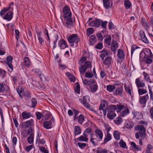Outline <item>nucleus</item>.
<instances>
[{
	"instance_id": "a878e982",
	"label": "nucleus",
	"mask_w": 153,
	"mask_h": 153,
	"mask_svg": "<svg viewBox=\"0 0 153 153\" xmlns=\"http://www.w3.org/2000/svg\"><path fill=\"white\" fill-rule=\"evenodd\" d=\"M107 101L103 100L101 101L100 105L99 107V110L101 111L102 110H103V108L106 107L107 105Z\"/></svg>"
},
{
	"instance_id": "dca6fc26",
	"label": "nucleus",
	"mask_w": 153,
	"mask_h": 153,
	"mask_svg": "<svg viewBox=\"0 0 153 153\" xmlns=\"http://www.w3.org/2000/svg\"><path fill=\"white\" fill-rule=\"evenodd\" d=\"M85 117L82 114H80L79 116L75 117L74 119L76 120L78 123L80 124H82L84 121Z\"/></svg>"
},
{
	"instance_id": "13d9d810",
	"label": "nucleus",
	"mask_w": 153,
	"mask_h": 153,
	"mask_svg": "<svg viewBox=\"0 0 153 153\" xmlns=\"http://www.w3.org/2000/svg\"><path fill=\"white\" fill-rule=\"evenodd\" d=\"M31 102L32 107L34 108L37 104L36 100L34 98H32L31 100Z\"/></svg>"
},
{
	"instance_id": "72a5a7b5",
	"label": "nucleus",
	"mask_w": 153,
	"mask_h": 153,
	"mask_svg": "<svg viewBox=\"0 0 153 153\" xmlns=\"http://www.w3.org/2000/svg\"><path fill=\"white\" fill-rule=\"evenodd\" d=\"M89 43L91 45H93L96 41V37L94 35L91 36L89 38Z\"/></svg>"
},
{
	"instance_id": "bb28decb",
	"label": "nucleus",
	"mask_w": 153,
	"mask_h": 153,
	"mask_svg": "<svg viewBox=\"0 0 153 153\" xmlns=\"http://www.w3.org/2000/svg\"><path fill=\"white\" fill-rule=\"evenodd\" d=\"M52 123L51 121H46L43 123V127L46 129H49L52 128Z\"/></svg>"
},
{
	"instance_id": "c756f323",
	"label": "nucleus",
	"mask_w": 153,
	"mask_h": 153,
	"mask_svg": "<svg viewBox=\"0 0 153 153\" xmlns=\"http://www.w3.org/2000/svg\"><path fill=\"white\" fill-rule=\"evenodd\" d=\"M144 53L147 56L151 58L152 57L153 54L150 49L146 48L144 50Z\"/></svg>"
},
{
	"instance_id": "7ed1b4c3",
	"label": "nucleus",
	"mask_w": 153,
	"mask_h": 153,
	"mask_svg": "<svg viewBox=\"0 0 153 153\" xmlns=\"http://www.w3.org/2000/svg\"><path fill=\"white\" fill-rule=\"evenodd\" d=\"M137 128L139 131V132H137L135 134L136 138L138 139L140 134L142 138H144L145 137L146 130L144 126L143 125H138L137 126Z\"/></svg>"
},
{
	"instance_id": "f704fd0d",
	"label": "nucleus",
	"mask_w": 153,
	"mask_h": 153,
	"mask_svg": "<svg viewBox=\"0 0 153 153\" xmlns=\"http://www.w3.org/2000/svg\"><path fill=\"white\" fill-rule=\"evenodd\" d=\"M143 75L144 77V79L148 82L149 83H152V80L150 79L148 74L145 73V72H143Z\"/></svg>"
},
{
	"instance_id": "412c9836",
	"label": "nucleus",
	"mask_w": 153,
	"mask_h": 153,
	"mask_svg": "<svg viewBox=\"0 0 153 153\" xmlns=\"http://www.w3.org/2000/svg\"><path fill=\"white\" fill-rule=\"evenodd\" d=\"M130 144L133 150L138 151L141 150V147L138 145H136L134 142H131Z\"/></svg>"
},
{
	"instance_id": "37998d69",
	"label": "nucleus",
	"mask_w": 153,
	"mask_h": 153,
	"mask_svg": "<svg viewBox=\"0 0 153 153\" xmlns=\"http://www.w3.org/2000/svg\"><path fill=\"white\" fill-rule=\"evenodd\" d=\"M12 78L13 81L15 82L16 81L20 82V81L21 77L19 75L15 74L12 77Z\"/></svg>"
},
{
	"instance_id": "7c9ffc66",
	"label": "nucleus",
	"mask_w": 153,
	"mask_h": 153,
	"mask_svg": "<svg viewBox=\"0 0 153 153\" xmlns=\"http://www.w3.org/2000/svg\"><path fill=\"white\" fill-rule=\"evenodd\" d=\"M28 142L30 144H33L34 142V135L32 133L30 134L27 138Z\"/></svg>"
},
{
	"instance_id": "6ab92c4d",
	"label": "nucleus",
	"mask_w": 153,
	"mask_h": 153,
	"mask_svg": "<svg viewBox=\"0 0 153 153\" xmlns=\"http://www.w3.org/2000/svg\"><path fill=\"white\" fill-rule=\"evenodd\" d=\"M98 85L96 83H94V82L90 86L89 88V90L92 92H94L96 91Z\"/></svg>"
},
{
	"instance_id": "b1692460",
	"label": "nucleus",
	"mask_w": 153,
	"mask_h": 153,
	"mask_svg": "<svg viewBox=\"0 0 153 153\" xmlns=\"http://www.w3.org/2000/svg\"><path fill=\"white\" fill-rule=\"evenodd\" d=\"M123 91V88L122 87H120L117 88L114 94L116 95H119L121 97L123 96L122 92Z\"/></svg>"
},
{
	"instance_id": "e2e57ef3",
	"label": "nucleus",
	"mask_w": 153,
	"mask_h": 153,
	"mask_svg": "<svg viewBox=\"0 0 153 153\" xmlns=\"http://www.w3.org/2000/svg\"><path fill=\"white\" fill-rule=\"evenodd\" d=\"M33 147V144H31L30 145L26 146L25 148V149L27 152H29Z\"/></svg>"
},
{
	"instance_id": "a18cd8bd",
	"label": "nucleus",
	"mask_w": 153,
	"mask_h": 153,
	"mask_svg": "<svg viewBox=\"0 0 153 153\" xmlns=\"http://www.w3.org/2000/svg\"><path fill=\"white\" fill-rule=\"evenodd\" d=\"M86 68L84 66L82 65H81L79 68L80 74H84L86 71Z\"/></svg>"
},
{
	"instance_id": "20e7f679",
	"label": "nucleus",
	"mask_w": 153,
	"mask_h": 153,
	"mask_svg": "<svg viewBox=\"0 0 153 153\" xmlns=\"http://www.w3.org/2000/svg\"><path fill=\"white\" fill-rule=\"evenodd\" d=\"M66 38L70 43H75L77 44L79 41V39L76 34H73L70 35H67Z\"/></svg>"
},
{
	"instance_id": "f8f14e48",
	"label": "nucleus",
	"mask_w": 153,
	"mask_h": 153,
	"mask_svg": "<svg viewBox=\"0 0 153 153\" xmlns=\"http://www.w3.org/2000/svg\"><path fill=\"white\" fill-rule=\"evenodd\" d=\"M118 47V44L116 41H113L112 42L111 46V50L114 52L115 54L117 49Z\"/></svg>"
},
{
	"instance_id": "a211bd4d",
	"label": "nucleus",
	"mask_w": 153,
	"mask_h": 153,
	"mask_svg": "<svg viewBox=\"0 0 153 153\" xmlns=\"http://www.w3.org/2000/svg\"><path fill=\"white\" fill-rule=\"evenodd\" d=\"M133 117L137 119H141L143 118V115L141 113L134 111L132 112Z\"/></svg>"
},
{
	"instance_id": "c9c22d12",
	"label": "nucleus",
	"mask_w": 153,
	"mask_h": 153,
	"mask_svg": "<svg viewBox=\"0 0 153 153\" xmlns=\"http://www.w3.org/2000/svg\"><path fill=\"white\" fill-rule=\"evenodd\" d=\"M39 149L40 151L43 153H49L48 148L46 145L44 146L40 147Z\"/></svg>"
},
{
	"instance_id": "0eeeda50",
	"label": "nucleus",
	"mask_w": 153,
	"mask_h": 153,
	"mask_svg": "<svg viewBox=\"0 0 153 153\" xmlns=\"http://www.w3.org/2000/svg\"><path fill=\"white\" fill-rule=\"evenodd\" d=\"M101 20L96 19L89 22L88 25L90 26L98 27L100 26Z\"/></svg>"
},
{
	"instance_id": "39448f33",
	"label": "nucleus",
	"mask_w": 153,
	"mask_h": 153,
	"mask_svg": "<svg viewBox=\"0 0 153 153\" xmlns=\"http://www.w3.org/2000/svg\"><path fill=\"white\" fill-rule=\"evenodd\" d=\"M79 102L82 104L86 108L90 109L91 108L89 106V102H90V98L88 96H85L83 97V100L81 99H79Z\"/></svg>"
},
{
	"instance_id": "de8ad7c7",
	"label": "nucleus",
	"mask_w": 153,
	"mask_h": 153,
	"mask_svg": "<svg viewBox=\"0 0 153 153\" xmlns=\"http://www.w3.org/2000/svg\"><path fill=\"white\" fill-rule=\"evenodd\" d=\"M115 123L117 125H120L122 122V119L120 117H118L116 118L115 121Z\"/></svg>"
},
{
	"instance_id": "1a4fd4ad",
	"label": "nucleus",
	"mask_w": 153,
	"mask_h": 153,
	"mask_svg": "<svg viewBox=\"0 0 153 153\" xmlns=\"http://www.w3.org/2000/svg\"><path fill=\"white\" fill-rule=\"evenodd\" d=\"M100 140L97 137V136H95V135H92L90 136V141L91 143L94 146H96L97 145V143L98 141H100Z\"/></svg>"
},
{
	"instance_id": "5fc2aeb1",
	"label": "nucleus",
	"mask_w": 153,
	"mask_h": 153,
	"mask_svg": "<svg viewBox=\"0 0 153 153\" xmlns=\"http://www.w3.org/2000/svg\"><path fill=\"white\" fill-rule=\"evenodd\" d=\"M138 92L139 94L141 95L146 93L147 91L145 89L139 88L138 89Z\"/></svg>"
},
{
	"instance_id": "9d476101",
	"label": "nucleus",
	"mask_w": 153,
	"mask_h": 153,
	"mask_svg": "<svg viewBox=\"0 0 153 153\" xmlns=\"http://www.w3.org/2000/svg\"><path fill=\"white\" fill-rule=\"evenodd\" d=\"M58 45L62 49H63L68 47L66 42L63 39H61L59 41Z\"/></svg>"
},
{
	"instance_id": "393cba45",
	"label": "nucleus",
	"mask_w": 153,
	"mask_h": 153,
	"mask_svg": "<svg viewBox=\"0 0 153 153\" xmlns=\"http://www.w3.org/2000/svg\"><path fill=\"white\" fill-rule=\"evenodd\" d=\"M112 139V136L109 132H107L106 135L105 136L103 140V143H106L109 141H110Z\"/></svg>"
},
{
	"instance_id": "58836bf2",
	"label": "nucleus",
	"mask_w": 153,
	"mask_h": 153,
	"mask_svg": "<svg viewBox=\"0 0 153 153\" xmlns=\"http://www.w3.org/2000/svg\"><path fill=\"white\" fill-rule=\"evenodd\" d=\"M113 135L115 139L116 140H118L120 139V133L118 131H114L113 133Z\"/></svg>"
},
{
	"instance_id": "0e129e2a",
	"label": "nucleus",
	"mask_w": 153,
	"mask_h": 153,
	"mask_svg": "<svg viewBox=\"0 0 153 153\" xmlns=\"http://www.w3.org/2000/svg\"><path fill=\"white\" fill-rule=\"evenodd\" d=\"M148 88L149 89V94L150 95V100L152 101H153V94L149 85H148Z\"/></svg>"
},
{
	"instance_id": "9b49d317",
	"label": "nucleus",
	"mask_w": 153,
	"mask_h": 153,
	"mask_svg": "<svg viewBox=\"0 0 153 153\" xmlns=\"http://www.w3.org/2000/svg\"><path fill=\"white\" fill-rule=\"evenodd\" d=\"M88 135L83 133L82 135L80 136L77 138L78 141L79 142H87L88 141Z\"/></svg>"
},
{
	"instance_id": "5701e85b",
	"label": "nucleus",
	"mask_w": 153,
	"mask_h": 153,
	"mask_svg": "<svg viewBox=\"0 0 153 153\" xmlns=\"http://www.w3.org/2000/svg\"><path fill=\"white\" fill-rule=\"evenodd\" d=\"M129 113L128 109L126 107L124 108L122 111L120 113V116L122 117H124Z\"/></svg>"
},
{
	"instance_id": "473e14b6",
	"label": "nucleus",
	"mask_w": 153,
	"mask_h": 153,
	"mask_svg": "<svg viewBox=\"0 0 153 153\" xmlns=\"http://www.w3.org/2000/svg\"><path fill=\"white\" fill-rule=\"evenodd\" d=\"M112 58L111 57L106 58L103 61V64L106 65H109L111 63Z\"/></svg>"
},
{
	"instance_id": "2f4dec72",
	"label": "nucleus",
	"mask_w": 153,
	"mask_h": 153,
	"mask_svg": "<svg viewBox=\"0 0 153 153\" xmlns=\"http://www.w3.org/2000/svg\"><path fill=\"white\" fill-rule=\"evenodd\" d=\"M82 79L83 84L85 85H91L94 82V81L92 80L83 79Z\"/></svg>"
},
{
	"instance_id": "4468645a",
	"label": "nucleus",
	"mask_w": 153,
	"mask_h": 153,
	"mask_svg": "<svg viewBox=\"0 0 153 153\" xmlns=\"http://www.w3.org/2000/svg\"><path fill=\"white\" fill-rule=\"evenodd\" d=\"M95 135L99 138L100 140H101L103 138V134L102 131L100 129H96L95 130Z\"/></svg>"
},
{
	"instance_id": "603ef678",
	"label": "nucleus",
	"mask_w": 153,
	"mask_h": 153,
	"mask_svg": "<svg viewBox=\"0 0 153 153\" xmlns=\"http://www.w3.org/2000/svg\"><path fill=\"white\" fill-rule=\"evenodd\" d=\"M94 31V29L90 27L87 29V34L88 36L92 34Z\"/></svg>"
},
{
	"instance_id": "864d4df0",
	"label": "nucleus",
	"mask_w": 153,
	"mask_h": 153,
	"mask_svg": "<svg viewBox=\"0 0 153 153\" xmlns=\"http://www.w3.org/2000/svg\"><path fill=\"white\" fill-rule=\"evenodd\" d=\"M13 57L12 56H9L7 57L6 61V63H12L13 61Z\"/></svg>"
},
{
	"instance_id": "2eb2a0df",
	"label": "nucleus",
	"mask_w": 153,
	"mask_h": 153,
	"mask_svg": "<svg viewBox=\"0 0 153 153\" xmlns=\"http://www.w3.org/2000/svg\"><path fill=\"white\" fill-rule=\"evenodd\" d=\"M100 53V56L103 60L105 56H109V51L105 49H103Z\"/></svg>"
},
{
	"instance_id": "f03ea898",
	"label": "nucleus",
	"mask_w": 153,
	"mask_h": 153,
	"mask_svg": "<svg viewBox=\"0 0 153 153\" xmlns=\"http://www.w3.org/2000/svg\"><path fill=\"white\" fill-rule=\"evenodd\" d=\"M108 112L107 114V117L109 119H113L116 116V115L115 113V111L116 110V105H111L107 108Z\"/></svg>"
},
{
	"instance_id": "bf43d9fd",
	"label": "nucleus",
	"mask_w": 153,
	"mask_h": 153,
	"mask_svg": "<svg viewBox=\"0 0 153 153\" xmlns=\"http://www.w3.org/2000/svg\"><path fill=\"white\" fill-rule=\"evenodd\" d=\"M107 23V22L106 21H102L101 20V22L100 23V25H101V26L104 28L105 29L106 28V26Z\"/></svg>"
},
{
	"instance_id": "cd10ccee",
	"label": "nucleus",
	"mask_w": 153,
	"mask_h": 153,
	"mask_svg": "<svg viewBox=\"0 0 153 153\" xmlns=\"http://www.w3.org/2000/svg\"><path fill=\"white\" fill-rule=\"evenodd\" d=\"M23 119L26 120L29 118L31 116V114L30 113L26 111L23 112L22 114Z\"/></svg>"
},
{
	"instance_id": "aec40b11",
	"label": "nucleus",
	"mask_w": 153,
	"mask_h": 153,
	"mask_svg": "<svg viewBox=\"0 0 153 153\" xmlns=\"http://www.w3.org/2000/svg\"><path fill=\"white\" fill-rule=\"evenodd\" d=\"M135 84L138 88H141L144 86L145 85V83L143 81H141L140 78H137L136 79Z\"/></svg>"
},
{
	"instance_id": "c03bdc74",
	"label": "nucleus",
	"mask_w": 153,
	"mask_h": 153,
	"mask_svg": "<svg viewBox=\"0 0 153 153\" xmlns=\"http://www.w3.org/2000/svg\"><path fill=\"white\" fill-rule=\"evenodd\" d=\"M23 63L24 65L29 66L30 64L29 59L28 57H25L24 58Z\"/></svg>"
},
{
	"instance_id": "423d86ee",
	"label": "nucleus",
	"mask_w": 153,
	"mask_h": 153,
	"mask_svg": "<svg viewBox=\"0 0 153 153\" xmlns=\"http://www.w3.org/2000/svg\"><path fill=\"white\" fill-rule=\"evenodd\" d=\"M64 16L65 19H69L71 17V13L69 7L67 6H65L63 9Z\"/></svg>"
},
{
	"instance_id": "f3484780",
	"label": "nucleus",
	"mask_w": 153,
	"mask_h": 153,
	"mask_svg": "<svg viewBox=\"0 0 153 153\" xmlns=\"http://www.w3.org/2000/svg\"><path fill=\"white\" fill-rule=\"evenodd\" d=\"M103 6L106 9H109L112 6V3L111 0H103Z\"/></svg>"
},
{
	"instance_id": "f257e3e1",
	"label": "nucleus",
	"mask_w": 153,
	"mask_h": 153,
	"mask_svg": "<svg viewBox=\"0 0 153 153\" xmlns=\"http://www.w3.org/2000/svg\"><path fill=\"white\" fill-rule=\"evenodd\" d=\"M14 3L11 2L9 4V6L7 7H6L2 10L0 12V14L1 16L4 19L8 21H10L13 18V13L12 11H8L4 16H2L5 13L9 10H13V6Z\"/></svg>"
},
{
	"instance_id": "c85d7f7f",
	"label": "nucleus",
	"mask_w": 153,
	"mask_h": 153,
	"mask_svg": "<svg viewBox=\"0 0 153 153\" xmlns=\"http://www.w3.org/2000/svg\"><path fill=\"white\" fill-rule=\"evenodd\" d=\"M134 126L133 123L130 122H126L123 127V128L125 129L127 128L128 129H130L133 128Z\"/></svg>"
},
{
	"instance_id": "052dcab7",
	"label": "nucleus",
	"mask_w": 153,
	"mask_h": 153,
	"mask_svg": "<svg viewBox=\"0 0 153 153\" xmlns=\"http://www.w3.org/2000/svg\"><path fill=\"white\" fill-rule=\"evenodd\" d=\"M17 141V139L16 137H14L12 139V145L13 147H15L16 145Z\"/></svg>"
},
{
	"instance_id": "3c124183",
	"label": "nucleus",
	"mask_w": 153,
	"mask_h": 153,
	"mask_svg": "<svg viewBox=\"0 0 153 153\" xmlns=\"http://www.w3.org/2000/svg\"><path fill=\"white\" fill-rule=\"evenodd\" d=\"M68 19L66 20V24L68 27H70L72 25L73 23V21L72 20L69 19Z\"/></svg>"
},
{
	"instance_id": "4d7b16f0",
	"label": "nucleus",
	"mask_w": 153,
	"mask_h": 153,
	"mask_svg": "<svg viewBox=\"0 0 153 153\" xmlns=\"http://www.w3.org/2000/svg\"><path fill=\"white\" fill-rule=\"evenodd\" d=\"M35 72L37 75L39 76L41 79L43 78V75L41 74V72L39 69H36L35 70Z\"/></svg>"
},
{
	"instance_id": "49530a36",
	"label": "nucleus",
	"mask_w": 153,
	"mask_h": 153,
	"mask_svg": "<svg viewBox=\"0 0 153 153\" xmlns=\"http://www.w3.org/2000/svg\"><path fill=\"white\" fill-rule=\"evenodd\" d=\"M75 85L76 87L74 88L75 91L78 94H79L80 92L79 84L78 83H76Z\"/></svg>"
},
{
	"instance_id": "69168bd1",
	"label": "nucleus",
	"mask_w": 153,
	"mask_h": 153,
	"mask_svg": "<svg viewBox=\"0 0 153 153\" xmlns=\"http://www.w3.org/2000/svg\"><path fill=\"white\" fill-rule=\"evenodd\" d=\"M77 144L79 147L81 149L86 146V144L85 143H78Z\"/></svg>"
},
{
	"instance_id": "6e6d98bb",
	"label": "nucleus",
	"mask_w": 153,
	"mask_h": 153,
	"mask_svg": "<svg viewBox=\"0 0 153 153\" xmlns=\"http://www.w3.org/2000/svg\"><path fill=\"white\" fill-rule=\"evenodd\" d=\"M111 37L109 36L105 39V42L108 45H110L111 43Z\"/></svg>"
},
{
	"instance_id": "09e8293b",
	"label": "nucleus",
	"mask_w": 153,
	"mask_h": 153,
	"mask_svg": "<svg viewBox=\"0 0 153 153\" xmlns=\"http://www.w3.org/2000/svg\"><path fill=\"white\" fill-rule=\"evenodd\" d=\"M120 146L123 148H125L126 147V145L125 142L123 140H121L119 143Z\"/></svg>"
},
{
	"instance_id": "e433bc0d",
	"label": "nucleus",
	"mask_w": 153,
	"mask_h": 153,
	"mask_svg": "<svg viewBox=\"0 0 153 153\" xmlns=\"http://www.w3.org/2000/svg\"><path fill=\"white\" fill-rule=\"evenodd\" d=\"M74 134L75 135H77L81 133V128L79 126H75L74 129Z\"/></svg>"
},
{
	"instance_id": "680f3d73",
	"label": "nucleus",
	"mask_w": 153,
	"mask_h": 153,
	"mask_svg": "<svg viewBox=\"0 0 153 153\" xmlns=\"http://www.w3.org/2000/svg\"><path fill=\"white\" fill-rule=\"evenodd\" d=\"M104 127L105 130L107 131V132H109L111 129V127L108 124H107L104 125Z\"/></svg>"
},
{
	"instance_id": "79ce46f5",
	"label": "nucleus",
	"mask_w": 153,
	"mask_h": 153,
	"mask_svg": "<svg viewBox=\"0 0 153 153\" xmlns=\"http://www.w3.org/2000/svg\"><path fill=\"white\" fill-rule=\"evenodd\" d=\"M126 107L122 105H118L116 106V111L119 113L121 110H123Z\"/></svg>"
},
{
	"instance_id": "4be33fe9",
	"label": "nucleus",
	"mask_w": 153,
	"mask_h": 153,
	"mask_svg": "<svg viewBox=\"0 0 153 153\" xmlns=\"http://www.w3.org/2000/svg\"><path fill=\"white\" fill-rule=\"evenodd\" d=\"M125 53L122 49H118L117 50V56L120 59H123L125 57Z\"/></svg>"
},
{
	"instance_id": "338daca9",
	"label": "nucleus",
	"mask_w": 153,
	"mask_h": 153,
	"mask_svg": "<svg viewBox=\"0 0 153 153\" xmlns=\"http://www.w3.org/2000/svg\"><path fill=\"white\" fill-rule=\"evenodd\" d=\"M93 76V74L91 72H87L85 73V76L88 78H91Z\"/></svg>"
},
{
	"instance_id": "774afa93",
	"label": "nucleus",
	"mask_w": 153,
	"mask_h": 153,
	"mask_svg": "<svg viewBox=\"0 0 153 153\" xmlns=\"http://www.w3.org/2000/svg\"><path fill=\"white\" fill-rule=\"evenodd\" d=\"M86 68H90L91 67V62L89 61L86 62L84 66Z\"/></svg>"
},
{
	"instance_id": "a19ab883",
	"label": "nucleus",
	"mask_w": 153,
	"mask_h": 153,
	"mask_svg": "<svg viewBox=\"0 0 153 153\" xmlns=\"http://www.w3.org/2000/svg\"><path fill=\"white\" fill-rule=\"evenodd\" d=\"M66 75L71 81L73 82H74L75 81V78L73 76L71 73L68 72L66 74Z\"/></svg>"
},
{
	"instance_id": "6e6552de",
	"label": "nucleus",
	"mask_w": 153,
	"mask_h": 153,
	"mask_svg": "<svg viewBox=\"0 0 153 153\" xmlns=\"http://www.w3.org/2000/svg\"><path fill=\"white\" fill-rule=\"evenodd\" d=\"M139 34L142 41L145 43L148 44L149 43L148 40L146 37L144 32L141 30L140 31Z\"/></svg>"
},
{
	"instance_id": "8fccbe9b",
	"label": "nucleus",
	"mask_w": 153,
	"mask_h": 153,
	"mask_svg": "<svg viewBox=\"0 0 153 153\" xmlns=\"http://www.w3.org/2000/svg\"><path fill=\"white\" fill-rule=\"evenodd\" d=\"M8 66L7 68L8 71L10 72H11L13 69V68L12 65V63H6Z\"/></svg>"
},
{
	"instance_id": "ea45409f",
	"label": "nucleus",
	"mask_w": 153,
	"mask_h": 153,
	"mask_svg": "<svg viewBox=\"0 0 153 153\" xmlns=\"http://www.w3.org/2000/svg\"><path fill=\"white\" fill-rule=\"evenodd\" d=\"M115 88V87L114 85H107V90L109 92H113Z\"/></svg>"
},
{
	"instance_id": "ddd939ff",
	"label": "nucleus",
	"mask_w": 153,
	"mask_h": 153,
	"mask_svg": "<svg viewBox=\"0 0 153 153\" xmlns=\"http://www.w3.org/2000/svg\"><path fill=\"white\" fill-rule=\"evenodd\" d=\"M149 98L148 95L147 94L141 98L139 102L141 104L143 105V106L145 107Z\"/></svg>"
},
{
	"instance_id": "4c0bfd02",
	"label": "nucleus",
	"mask_w": 153,
	"mask_h": 153,
	"mask_svg": "<svg viewBox=\"0 0 153 153\" xmlns=\"http://www.w3.org/2000/svg\"><path fill=\"white\" fill-rule=\"evenodd\" d=\"M124 4L125 7L126 9L130 8L131 7V4L129 0L125 1H124Z\"/></svg>"
}]
</instances>
